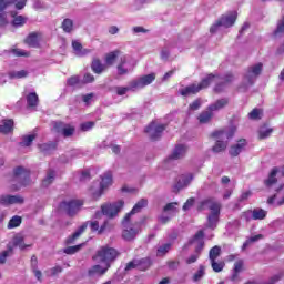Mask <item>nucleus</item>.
<instances>
[{"label": "nucleus", "instance_id": "f704fd0d", "mask_svg": "<svg viewBox=\"0 0 284 284\" xmlns=\"http://www.w3.org/2000/svg\"><path fill=\"white\" fill-rule=\"evenodd\" d=\"M143 207H148V200L146 199H141L131 210L130 216H132V214H138V212H140L141 210H143Z\"/></svg>", "mask_w": 284, "mask_h": 284}, {"label": "nucleus", "instance_id": "052dcab7", "mask_svg": "<svg viewBox=\"0 0 284 284\" xmlns=\"http://www.w3.org/2000/svg\"><path fill=\"white\" fill-rule=\"evenodd\" d=\"M263 239V235L258 234V235H254L251 236L244 244L243 247H247V245H250L251 243H256V241Z\"/></svg>", "mask_w": 284, "mask_h": 284}, {"label": "nucleus", "instance_id": "3c124183", "mask_svg": "<svg viewBox=\"0 0 284 284\" xmlns=\"http://www.w3.org/2000/svg\"><path fill=\"white\" fill-rule=\"evenodd\" d=\"M130 90H132L130 88V84H129V87H115L114 88V92H116L118 97H123L124 94H128V92H130Z\"/></svg>", "mask_w": 284, "mask_h": 284}, {"label": "nucleus", "instance_id": "de8ad7c7", "mask_svg": "<svg viewBox=\"0 0 284 284\" xmlns=\"http://www.w3.org/2000/svg\"><path fill=\"white\" fill-rule=\"evenodd\" d=\"M13 245L16 247H20V250H26V247H30V245H26V243L23 242V237L22 236H16L13 239Z\"/></svg>", "mask_w": 284, "mask_h": 284}, {"label": "nucleus", "instance_id": "bf43d9fd", "mask_svg": "<svg viewBox=\"0 0 284 284\" xmlns=\"http://www.w3.org/2000/svg\"><path fill=\"white\" fill-rule=\"evenodd\" d=\"M12 254V248H9L7 251H3L0 253V264L3 265L7 261V258Z\"/></svg>", "mask_w": 284, "mask_h": 284}, {"label": "nucleus", "instance_id": "5701e85b", "mask_svg": "<svg viewBox=\"0 0 284 284\" xmlns=\"http://www.w3.org/2000/svg\"><path fill=\"white\" fill-rule=\"evenodd\" d=\"M194 181V175L192 173L180 175L175 184V190H183L187 187Z\"/></svg>", "mask_w": 284, "mask_h": 284}, {"label": "nucleus", "instance_id": "e2e57ef3", "mask_svg": "<svg viewBox=\"0 0 284 284\" xmlns=\"http://www.w3.org/2000/svg\"><path fill=\"white\" fill-rule=\"evenodd\" d=\"M94 128V122H85L81 124L82 132H88Z\"/></svg>", "mask_w": 284, "mask_h": 284}, {"label": "nucleus", "instance_id": "9b49d317", "mask_svg": "<svg viewBox=\"0 0 284 284\" xmlns=\"http://www.w3.org/2000/svg\"><path fill=\"white\" fill-rule=\"evenodd\" d=\"M116 70L119 77H125V74H130L132 70H134V61H132V58L128 54H122L119 58Z\"/></svg>", "mask_w": 284, "mask_h": 284}, {"label": "nucleus", "instance_id": "4c0bfd02", "mask_svg": "<svg viewBox=\"0 0 284 284\" xmlns=\"http://www.w3.org/2000/svg\"><path fill=\"white\" fill-rule=\"evenodd\" d=\"M170 250H172V243L162 244L160 247H158L156 256H165Z\"/></svg>", "mask_w": 284, "mask_h": 284}, {"label": "nucleus", "instance_id": "0eeeda50", "mask_svg": "<svg viewBox=\"0 0 284 284\" xmlns=\"http://www.w3.org/2000/svg\"><path fill=\"white\" fill-rule=\"evenodd\" d=\"M124 202L120 200L112 204H104L102 205V211H98L95 213V219H101V216H108L109 219H114L121 210H123Z\"/></svg>", "mask_w": 284, "mask_h": 284}, {"label": "nucleus", "instance_id": "4d7b16f0", "mask_svg": "<svg viewBox=\"0 0 284 284\" xmlns=\"http://www.w3.org/2000/svg\"><path fill=\"white\" fill-rule=\"evenodd\" d=\"M245 268L243 260H239L234 263L233 272H237L241 274V272H243Z\"/></svg>", "mask_w": 284, "mask_h": 284}, {"label": "nucleus", "instance_id": "f257e3e1", "mask_svg": "<svg viewBox=\"0 0 284 284\" xmlns=\"http://www.w3.org/2000/svg\"><path fill=\"white\" fill-rule=\"evenodd\" d=\"M234 81V75L226 74L224 78H221L219 74H209L206 78H204L199 84L193 83L191 85H187L185 88L180 89V94L182 97H190V94H197V92H201V90H205V88H210V83L215 82L216 85L214 90L216 92H223L225 89L226 83H232Z\"/></svg>", "mask_w": 284, "mask_h": 284}, {"label": "nucleus", "instance_id": "338daca9", "mask_svg": "<svg viewBox=\"0 0 284 284\" xmlns=\"http://www.w3.org/2000/svg\"><path fill=\"white\" fill-rule=\"evenodd\" d=\"M241 273L233 271L231 276H230V281H232L233 283H239L241 282V276L239 275Z\"/></svg>", "mask_w": 284, "mask_h": 284}, {"label": "nucleus", "instance_id": "bb28decb", "mask_svg": "<svg viewBox=\"0 0 284 284\" xmlns=\"http://www.w3.org/2000/svg\"><path fill=\"white\" fill-rule=\"evenodd\" d=\"M227 103H230V101L225 98L216 100L213 104L209 105V110L213 113L219 112V110H223Z\"/></svg>", "mask_w": 284, "mask_h": 284}, {"label": "nucleus", "instance_id": "e433bc0d", "mask_svg": "<svg viewBox=\"0 0 284 284\" xmlns=\"http://www.w3.org/2000/svg\"><path fill=\"white\" fill-rule=\"evenodd\" d=\"M40 151L43 152V154H50V152H53V150H57V144L53 142L44 143L39 145Z\"/></svg>", "mask_w": 284, "mask_h": 284}, {"label": "nucleus", "instance_id": "58836bf2", "mask_svg": "<svg viewBox=\"0 0 284 284\" xmlns=\"http://www.w3.org/2000/svg\"><path fill=\"white\" fill-rule=\"evenodd\" d=\"M21 221H22L21 216L14 215L13 217L10 219L8 223V229L14 230V227H19V225H21Z\"/></svg>", "mask_w": 284, "mask_h": 284}, {"label": "nucleus", "instance_id": "774afa93", "mask_svg": "<svg viewBox=\"0 0 284 284\" xmlns=\"http://www.w3.org/2000/svg\"><path fill=\"white\" fill-rule=\"evenodd\" d=\"M194 199L190 197L183 205V210L184 212H187V210H190L193 205H194Z\"/></svg>", "mask_w": 284, "mask_h": 284}, {"label": "nucleus", "instance_id": "393cba45", "mask_svg": "<svg viewBox=\"0 0 284 284\" xmlns=\"http://www.w3.org/2000/svg\"><path fill=\"white\" fill-rule=\"evenodd\" d=\"M110 267H108V265L103 264H97L93 265L90 270H89V276H103V274H105V272H108Z\"/></svg>", "mask_w": 284, "mask_h": 284}, {"label": "nucleus", "instance_id": "6ab92c4d", "mask_svg": "<svg viewBox=\"0 0 284 284\" xmlns=\"http://www.w3.org/2000/svg\"><path fill=\"white\" fill-rule=\"evenodd\" d=\"M282 174L284 176V165L282 166H275L272 169L271 173L268 174V178L264 181L266 187H272V185H275L277 183L276 175Z\"/></svg>", "mask_w": 284, "mask_h": 284}, {"label": "nucleus", "instance_id": "4468645a", "mask_svg": "<svg viewBox=\"0 0 284 284\" xmlns=\"http://www.w3.org/2000/svg\"><path fill=\"white\" fill-rule=\"evenodd\" d=\"M165 131V124L152 122L150 125L146 126L145 132L149 134L152 141H156Z\"/></svg>", "mask_w": 284, "mask_h": 284}, {"label": "nucleus", "instance_id": "7ed1b4c3", "mask_svg": "<svg viewBox=\"0 0 284 284\" xmlns=\"http://www.w3.org/2000/svg\"><path fill=\"white\" fill-rule=\"evenodd\" d=\"M200 210H211V214L207 216V227L216 230L219 223V215L221 214V204L212 199L203 200L200 204Z\"/></svg>", "mask_w": 284, "mask_h": 284}, {"label": "nucleus", "instance_id": "6e6d98bb", "mask_svg": "<svg viewBox=\"0 0 284 284\" xmlns=\"http://www.w3.org/2000/svg\"><path fill=\"white\" fill-rule=\"evenodd\" d=\"M283 278V274L278 273L273 275L268 281L262 282V284H277Z\"/></svg>", "mask_w": 284, "mask_h": 284}, {"label": "nucleus", "instance_id": "39448f33", "mask_svg": "<svg viewBox=\"0 0 284 284\" xmlns=\"http://www.w3.org/2000/svg\"><path fill=\"white\" fill-rule=\"evenodd\" d=\"M234 132H236V129L232 128L229 131L222 130V131H215L212 133L213 139L216 140L215 145L212 148L213 152H223L227 148V141L234 136Z\"/></svg>", "mask_w": 284, "mask_h": 284}, {"label": "nucleus", "instance_id": "ddd939ff", "mask_svg": "<svg viewBox=\"0 0 284 284\" xmlns=\"http://www.w3.org/2000/svg\"><path fill=\"white\" fill-rule=\"evenodd\" d=\"M83 206V201L81 200H70L64 201L60 204V210H63L69 216H74L81 211Z\"/></svg>", "mask_w": 284, "mask_h": 284}, {"label": "nucleus", "instance_id": "a18cd8bd", "mask_svg": "<svg viewBox=\"0 0 284 284\" xmlns=\"http://www.w3.org/2000/svg\"><path fill=\"white\" fill-rule=\"evenodd\" d=\"M211 267L213 272H223V267H225V263L216 262V260L211 261Z\"/></svg>", "mask_w": 284, "mask_h": 284}, {"label": "nucleus", "instance_id": "423d86ee", "mask_svg": "<svg viewBox=\"0 0 284 284\" xmlns=\"http://www.w3.org/2000/svg\"><path fill=\"white\" fill-rule=\"evenodd\" d=\"M122 239L124 241H134L136 239V235L139 232H141V224L140 223H134L132 224L130 222V214H126L122 221Z\"/></svg>", "mask_w": 284, "mask_h": 284}, {"label": "nucleus", "instance_id": "dca6fc26", "mask_svg": "<svg viewBox=\"0 0 284 284\" xmlns=\"http://www.w3.org/2000/svg\"><path fill=\"white\" fill-rule=\"evenodd\" d=\"M24 200L21 195H0V205L8 207L10 205H23Z\"/></svg>", "mask_w": 284, "mask_h": 284}, {"label": "nucleus", "instance_id": "ea45409f", "mask_svg": "<svg viewBox=\"0 0 284 284\" xmlns=\"http://www.w3.org/2000/svg\"><path fill=\"white\" fill-rule=\"evenodd\" d=\"M219 256H221V246H213L209 253L210 261H216Z\"/></svg>", "mask_w": 284, "mask_h": 284}, {"label": "nucleus", "instance_id": "5fc2aeb1", "mask_svg": "<svg viewBox=\"0 0 284 284\" xmlns=\"http://www.w3.org/2000/svg\"><path fill=\"white\" fill-rule=\"evenodd\" d=\"M28 0H11V6L14 4L17 10H23Z\"/></svg>", "mask_w": 284, "mask_h": 284}, {"label": "nucleus", "instance_id": "a211bd4d", "mask_svg": "<svg viewBox=\"0 0 284 284\" xmlns=\"http://www.w3.org/2000/svg\"><path fill=\"white\" fill-rule=\"evenodd\" d=\"M267 216V211L263 209H254L253 211H246L244 212V219L246 221H263Z\"/></svg>", "mask_w": 284, "mask_h": 284}, {"label": "nucleus", "instance_id": "1a4fd4ad", "mask_svg": "<svg viewBox=\"0 0 284 284\" xmlns=\"http://www.w3.org/2000/svg\"><path fill=\"white\" fill-rule=\"evenodd\" d=\"M261 72H263L262 63L252 65L246 70V72L244 73V79H243L244 90H247V88H250V85H254V81H256V79H258V77L261 75Z\"/></svg>", "mask_w": 284, "mask_h": 284}, {"label": "nucleus", "instance_id": "20e7f679", "mask_svg": "<svg viewBox=\"0 0 284 284\" xmlns=\"http://www.w3.org/2000/svg\"><path fill=\"white\" fill-rule=\"evenodd\" d=\"M115 258H119V251L109 245L101 246L93 256L95 263H101L102 265H106V267H111Z\"/></svg>", "mask_w": 284, "mask_h": 284}, {"label": "nucleus", "instance_id": "2eb2a0df", "mask_svg": "<svg viewBox=\"0 0 284 284\" xmlns=\"http://www.w3.org/2000/svg\"><path fill=\"white\" fill-rule=\"evenodd\" d=\"M101 179L100 189L98 192L93 193V199H101L103 191L108 190V187L112 185V172H105Z\"/></svg>", "mask_w": 284, "mask_h": 284}, {"label": "nucleus", "instance_id": "a878e982", "mask_svg": "<svg viewBox=\"0 0 284 284\" xmlns=\"http://www.w3.org/2000/svg\"><path fill=\"white\" fill-rule=\"evenodd\" d=\"M91 70L95 74H102V72H105L108 70V65L102 63L101 60L94 59L91 64Z\"/></svg>", "mask_w": 284, "mask_h": 284}, {"label": "nucleus", "instance_id": "9d476101", "mask_svg": "<svg viewBox=\"0 0 284 284\" xmlns=\"http://www.w3.org/2000/svg\"><path fill=\"white\" fill-rule=\"evenodd\" d=\"M204 236L205 234L203 233V231H199L194 235L193 240L190 241L191 244L196 243V246H195V253L186 258V265H192V263H196V261H199V257L201 256V252H203V247L205 245V242H203Z\"/></svg>", "mask_w": 284, "mask_h": 284}, {"label": "nucleus", "instance_id": "7c9ffc66", "mask_svg": "<svg viewBox=\"0 0 284 284\" xmlns=\"http://www.w3.org/2000/svg\"><path fill=\"white\" fill-rule=\"evenodd\" d=\"M14 128V121L12 120H3L2 124L0 125V133L1 134H10Z\"/></svg>", "mask_w": 284, "mask_h": 284}, {"label": "nucleus", "instance_id": "680f3d73", "mask_svg": "<svg viewBox=\"0 0 284 284\" xmlns=\"http://www.w3.org/2000/svg\"><path fill=\"white\" fill-rule=\"evenodd\" d=\"M93 81H94V75H92V73H87L81 80V83L82 85H85V83H93Z\"/></svg>", "mask_w": 284, "mask_h": 284}, {"label": "nucleus", "instance_id": "a19ab883", "mask_svg": "<svg viewBox=\"0 0 284 284\" xmlns=\"http://www.w3.org/2000/svg\"><path fill=\"white\" fill-rule=\"evenodd\" d=\"M203 276H205V266L201 265L197 270L196 273H194L192 281L194 283H199V281H201V278H203Z\"/></svg>", "mask_w": 284, "mask_h": 284}, {"label": "nucleus", "instance_id": "49530a36", "mask_svg": "<svg viewBox=\"0 0 284 284\" xmlns=\"http://www.w3.org/2000/svg\"><path fill=\"white\" fill-rule=\"evenodd\" d=\"M261 116H263V110H261V109H253L248 113V119H252L253 121L261 119Z\"/></svg>", "mask_w": 284, "mask_h": 284}, {"label": "nucleus", "instance_id": "f3484780", "mask_svg": "<svg viewBox=\"0 0 284 284\" xmlns=\"http://www.w3.org/2000/svg\"><path fill=\"white\" fill-rule=\"evenodd\" d=\"M14 176L17 181H21L23 187L30 184V171L23 169V166H18L14 170Z\"/></svg>", "mask_w": 284, "mask_h": 284}, {"label": "nucleus", "instance_id": "13d9d810", "mask_svg": "<svg viewBox=\"0 0 284 284\" xmlns=\"http://www.w3.org/2000/svg\"><path fill=\"white\" fill-rule=\"evenodd\" d=\"M61 272H63V267H61L60 265L54 266V267L50 268L49 271H47L49 276H57V274H61Z\"/></svg>", "mask_w": 284, "mask_h": 284}, {"label": "nucleus", "instance_id": "79ce46f5", "mask_svg": "<svg viewBox=\"0 0 284 284\" xmlns=\"http://www.w3.org/2000/svg\"><path fill=\"white\" fill-rule=\"evenodd\" d=\"M176 205H179V203L176 202H171L166 204L164 206V212H170L171 216H174V214L179 212V209H176Z\"/></svg>", "mask_w": 284, "mask_h": 284}, {"label": "nucleus", "instance_id": "aec40b11", "mask_svg": "<svg viewBox=\"0 0 284 284\" xmlns=\"http://www.w3.org/2000/svg\"><path fill=\"white\" fill-rule=\"evenodd\" d=\"M53 129L55 132L63 134V136H72V134H74V126L63 122H54Z\"/></svg>", "mask_w": 284, "mask_h": 284}, {"label": "nucleus", "instance_id": "412c9836", "mask_svg": "<svg viewBox=\"0 0 284 284\" xmlns=\"http://www.w3.org/2000/svg\"><path fill=\"white\" fill-rule=\"evenodd\" d=\"M186 154H187V145L176 144L170 155V159H172L173 161H179L181 159H185Z\"/></svg>", "mask_w": 284, "mask_h": 284}, {"label": "nucleus", "instance_id": "c756f323", "mask_svg": "<svg viewBox=\"0 0 284 284\" xmlns=\"http://www.w3.org/2000/svg\"><path fill=\"white\" fill-rule=\"evenodd\" d=\"M118 57H121V51L119 50L108 53L104 58L106 68H110V65H114Z\"/></svg>", "mask_w": 284, "mask_h": 284}, {"label": "nucleus", "instance_id": "f03ea898", "mask_svg": "<svg viewBox=\"0 0 284 284\" xmlns=\"http://www.w3.org/2000/svg\"><path fill=\"white\" fill-rule=\"evenodd\" d=\"M88 224H90V229L92 232H98V234H103V232H106V230H112V225H110V222L104 221L103 225L99 226V221H91L85 222L82 224L71 236H69L65 240L67 245H72L77 242L78 239H80L81 234L88 230Z\"/></svg>", "mask_w": 284, "mask_h": 284}, {"label": "nucleus", "instance_id": "603ef678", "mask_svg": "<svg viewBox=\"0 0 284 284\" xmlns=\"http://www.w3.org/2000/svg\"><path fill=\"white\" fill-rule=\"evenodd\" d=\"M83 247V244H79L75 246H68L64 248V254H77L81 248Z\"/></svg>", "mask_w": 284, "mask_h": 284}, {"label": "nucleus", "instance_id": "8fccbe9b", "mask_svg": "<svg viewBox=\"0 0 284 284\" xmlns=\"http://www.w3.org/2000/svg\"><path fill=\"white\" fill-rule=\"evenodd\" d=\"M28 21V19L23 16H17L12 23L13 26H16L17 28L21 27V26H26V22Z\"/></svg>", "mask_w": 284, "mask_h": 284}, {"label": "nucleus", "instance_id": "c03bdc74", "mask_svg": "<svg viewBox=\"0 0 284 284\" xmlns=\"http://www.w3.org/2000/svg\"><path fill=\"white\" fill-rule=\"evenodd\" d=\"M9 77L11 79H26L28 77V71L21 70V71H13L9 73Z\"/></svg>", "mask_w": 284, "mask_h": 284}, {"label": "nucleus", "instance_id": "69168bd1", "mask_svg": "<svg viewBox=\"0 0 284 284\" xmlns=\"http://www.w3.org/2000/svg\"><path fill=\"white\" fill-rule=\"evenodd\" d=\"M132 30H133L134 34H140V33L148 34V32H150V30H148L143 27H133Z\"/></svg>", "mask_w": 284, "mask_h": 284}, {"label": "nucleus", "instance_id": "72a5a7b5", "mask_svg": "<svg viewBox=\"0 0 284 284\" xmlns=\"http://www.w3.org/2000/svg\"><path fill=\"white\" fill-rule=\"evenodd\" d=\"M27 103L29 108H37L39 105V95L36 92H31L27 95Z\"/></svg>", "mask_w": 284, "mask_h": 284}, {"label": "nucleus", "instance_id": "37998d69", "mask_svg": "<svg viewBox=\"0 0 284 284\" xmlns=\"http://www.w3.org/2000/svg\"><path fill=\"white\" fill-rule=\"evenodd\" d=\"M34 139H37L36 134L24 135L22 138L21 145H24V148H30V145H32V141H34Z\"/></svg>", "mask_w": 284, "mask_h": 284}, {"label": "nucleus", "instance_id": "6e6552de", "mask_svg": "<svg viewBox=\"0 0 284 284\" xmlns=\"http://www.w3.org/2000/svg\"><path fill=\"white\" fill-rule=\"evenodd\" d=\"M237 17L239 13H236V11H231L223 14L221 19L211 27L210 32H217L220 28H232V26L236 23Z\"/></svg>", "mask_w": 284, "mask_h": 284}, {"label": "nucleus", "instance_id": "473e14b6", "mask_svg": "<svg viewBox=\"0 0 284 284\" xmlns=\"http://www.w3.org/2000/svg\"><path fill=\"white\" fill-rule=\"evenodd\" d=\"M212 116H214V113L207 109L199 115L197 118L199 123H202V124L210 123V121H212Z\"/></svg>", "mask_w": 284, "mask_h": 284}, {"label": "nucleus", "instance_id": "f8f14e48", "mask_svg": "<svg viewBox=\"0 0 284 284\" xmlns=\"http://www.w3.org/2000/svg\"><path fill=\"white\" fill-rule=\"evenodd\" d=\"M156 79V74L150 73L132 80L130 82L131 90H143V88L150 85Z\"/></svg>", "mask_w": 284, "mask_h": 284}, {"label": "nucleus", "instance_id": "4be33fe9", "mask_svg": "<svg viewBox=\"0 0 284 284\" xmlns=\"http://www.w3.org/2000/svg\"><path fill=\"white\" fill-rule=\"evenodd\" d=\"M41 39H43V34L41 32H31L24 42L29 48H39V43L41 42Z\"/></svg>", "mask_w": 284, "mask_h": 284}, {"label": "nucleus", "instance_id": "0e129e2a", "mask_svg": "<svg viewBox=\"0 0 284 284\" xmlns=\"http://www.w3.org/2000/svg\"><path fill=\"white\" fill-rule=\"evenodd\" d=\"M284 32V17L282 20L278 21L277 28L275 30V34H283Z\"/></svg>", "mask_w": 284, "mask_h": 284}, {"label": "nucleus", "instance_id": "cd10ccee", "mask_svg": "<svg viewBox=\"0 0 284 284\" xmlns=\"http://www.w3.org/2000/svg\"><path fill=\"white\" fill-rule=\"evenodd\" d=\"M72 48H73L77 57H85V54H90V52H91L89 49H83V45L79 41H73Z\"/></svg>", "mask_w": 284, "mask_h": 284}, {"label": "nucleus", "instance_id": "2f4dec72", "mask_svg": "<svg viewBox=\"0 0 284 284\" xmlns=\"http://www.w3.org/2000/svg\"><path fill=\"white\" fill-rule=\"evenodd\" d=\"M54 179H57V172H54V170H49L45 178L42 180L43 187L52 185V183H54Z\"/></svg>", "mask_w": 284, "mask_h": 284}, {"label": "nucleus", "instance_id": "c9c22d12", "mask_svg": "<svg viewBox=\"0 0 284 284\" xmlns=\"http://www.w3.org/2000/svg\"><path fill=\"white\" fill-rule=\"evenodd\" d=\"M61 28L63 32L70 33L72 30H74V22L72 19L67 18L62 21Z\"/></svg>", "mask_w": 284, "mask_h": 284}, {"label": "nucleus", "instance_id": "864d4df0", "mask_svg": "<svg viewBox=\"0 0 284 284\" xmlns=\"http://www.w3.org/2000/svg\"><path fill=\"white\" fill-rule=\"evenodd\" d=\"M68 85H82L81 79H79V75H72L67 80Z\"/></svg>", "mask_w": 284, "mask_h": 284}, {"label": "nucleus", "instance_id": "09e8293b", "mask_svg": "<svg viewBox=\"0 0 284 284\" xmlns=\"http://www.w3.org/2000/svg\"><path fill=\"white\" fill-rule=\"evenodd\" d=\"M273 130L267 126L260 128L258 136L260 139H267L272 134Z\"/></svg>", "mask_w": 284, "mask_h": 284}, {"label": "nucleus", "instance_id": "c85d7f7f", "mask_svg": "<svg viewBox=\"0 0 284 284\" xmlns=\"http://www.w3.org/2000/svg\"><path fill=\"white\" fill-rule=\"evenodd\" d=\"M136 261V270L140 272H145V270H150V266L152 265V260L150 257H144Z\"/></svg>", "mask_w": 284, "mask_h": 284}, {"label": "nucleus", "instance_id": "b1692460", "mask_svg": "<svg viewBox=\"0 0 284 284\" xmlns=\"http://www.w3.org/2000/svg\"><path fill=\"white\" fill-rule=\"evenodd\" d=\"M245 148H247V141L245 139H242V140L237 141L236 144H234L230 148L229 154L231 156H239V154H241V152H243L245 150Z\"/></svg>", "mask_w": 284, "mask_h": 284}]
</instances>
